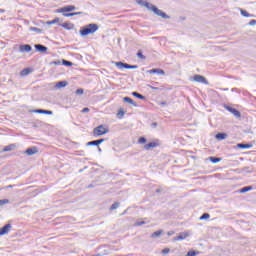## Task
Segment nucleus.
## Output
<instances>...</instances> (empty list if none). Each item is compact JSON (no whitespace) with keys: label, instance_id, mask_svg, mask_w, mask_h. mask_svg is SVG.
<instances>
[{"label":"nucleus","instance_id":"9d476101","mask_svg":"<svg viewBox=\"0 0 256 256\" xmlns=\"http://www.w3.org/2000/svg\"><path fill=\"white\" fill-rule=\"evenodd\" d=\"M226 109L230 111V113H232L235 117H241V112L238 111L237 109L230 106H227Z\"/></svg>","mask_w":256,"mask_h":256},{"label":"nucleus","instance_id":"4c0bfd02","mask_svg":"<svg viewBox=\"0 0 256 256\" xmlns=\"http://www.w3.org/2000/svg\"><path fill=\"white\" fill-rule=\"evenodd\" d=\"M7 203H9V199L0 200V206L7 205Z\"/></svg>","mask_w":256,"mask_h":256},{"label":"nucleus","instance_id":"1a4fd4ad","mask_svg":"<svg viewBox=\"0 0 256 256\" xmlns=\"http://www.w3.org/2000/svg\"><path fill=\"white\" fill-rule=\"evenodd\" d=\"M147 73H149L150 75H153V73H156L157 75H165V70L160 68H154V69L148 70Z\"/></svg>","mask_w":256,"mask_h":256},{"label":"nucleus","instance_id":"c03bdc74","mask_svg":"<svg viewBox=\"0 0 256 256\" xmlns=\"http://www.w3.org/2000/svg\"><path fill=\"white\" fill-rule=\"evenodd\" d=\"M98 145H101V143H103L105 141V139H99V140H96Z\"/></svg>","mask_w":256,"mask_h":256},{"label":"nucleus","instance_id":"cd10ccee","mask_svg":"<svg viewBox=\"0 0 256 256\" xmlns=\"http://www.w3.org/2000/svg\"><path fill=\"white\" fill-rule=\"evenodd\" d=\"M62 64L65 65L66 67L73 66V62H70V61H67V60H62Z\"/></svg>","mask_w":256,"mask_h":256},{"label":"nucleus","instance_id":"5701e85b","mask_svg":"<svg viewBox=\"0 0 256 256\" xmlns=\"http://www.w3.org/2000/svg\"><path fill=\"white\" fill-rule=\"evenodd\" d=\"M240 13L243 17H253V15L249 14V12L243 9H240Z\"/></svg>","mask_w":256,"mask_h":256},{"label":"nucleus","instance_id":"39448f33","mask_svg":"<svg viewBox=\"0 0 256 256\" xmlns=\"http://www.w3.org/2000/svg\"><path fill=\"white\" fill-rule=\"evenodd\" d=\"M191 81H195L196 83H203L204 85H209L207 78L199 74L194 75L193 78H191Z\"/></svg>","mask_w":256,"mask_h":256},{"label":"nucleus","instance_id":"8fccbe9b","mask_svg":"<svg viewBox=\"0 0 256 256\" xmlns=\"http://www.w3.org/2000/svg\"><path fill=\"white\" fill-rule=\"evenodd\" d=\"M75 15H83V12H74V16Z\"/></svg>","mask_w":256,"mask_h":256},{"label":"nucleus","instance_id":"dca6fc26","mask_svg":"<svg viewBox=\"0 0 256 256\" xmlns=\"http://www.w3.org/2000/svg\"><path fill=\"white\" fill-rule=\"evenodd\" d=\"M124 103H129L130 105H133L134 107H137V103L133 101L130 97H124L123 98Z\"/></svg>","mask_w":256,"mask_h":256},{"label":"nucleus","instance_id":"a878e982","mask_svg":"<svg viewBox=\"0 0 256 256\" xmlns=\"http://www.w3.org/2000/svg\"><path fill=\"white\" fill-rule=\"evenodd\" d=\"M197 255H199V252L195 250H191L186 254V256H197Z\"/></svg>","mask_w":256,"mask_h":256},{"label":"nucleus","instance_id":"09e8293b","mask_svg":"<svg viewBox=\"0 0 256 256\" xmlns=\"http://www.w3.org/2000/svg\"><path fill=\"white\" fill-rule=\"evenodd\" d=\"M167 235H169V236L175 235V231H169V232L167 233Z\"/></svg>","mask_w":256,"mask_h":256},{"label":"nucleus","instance_id":"9b49d317","mask_svg":"<svg viewBox=\"0 0 256 256\" xmlns=\"http://www.w3.org/2000/svg\"><path fill=\"white\" fill-rule=\"evenodd\" d=\"M158 146H159V143H157V142H150V143L144 145V149L146 151H149L150 149H155V147H158Z\"/></svg>","mask_w":256,"mask_h":256},{"label":"nucleus","instance_id":"2eb2a0df","mask_svg":"<svg viewBox=\"0 0 256 256\" xmlns=\"http://www.w3.org/2000/svg\"><path fill=\"white\" fill-rule=\"evenodd\" d=\"M38 149H37V147H32V148H28L27 150H26V154L27 155H35L36 153H38Z\"/></svg>","mask_w":256,"mask_h":256},{"label":"nucleus","instance_id":"423d86ee","mask_svg":"<svg viewBox=\"0 0 256 256\" xmlns=\"http://www.w3.org/2000/svg\"><path fill=\"white\" fill-rule=\"evenodd\" d=\"M75 9H76L75 6L68 5L57 10V13H70L71 11H75Z\"/></svg>","mask_w":256,"mask_h":256},{"label":"nucleus","instance_id":"473e14b6","mask_svg":"<svg viewBox=\"0 0 256 256\" xmlns=\"http://www.w3.org/2000/svg\"><path fill=\"white\" fill-rule=\"evenodd\" d=\"M138 143H140V145H143V144L147 143V139L145 137H140L138 140Z\"/></svg>","mask_w":256,"mask_h":256},{"label":"nucleus","instance_id":"2f4dec72","mask_svg":"<svg viewBox=\"0 0 256 256\" xmlns=\"http://www.w3.org/2000/svg\"><path fill=\"white\" fill-rule=\"evenodd\" d=\"M209 159L212 163H219V161H221V158H217V157H210Z\"/></svg>","mask_w":256,"mask_h":256},{"label":"nucleus","instance_id":"ea45409f","mask_svg":"<svg viewBox=\"0 0 256 256\" xmlns=\"http://www.w3.org/2000/svg\"><path fill=\"white\" fill-rule=\"evenodd\" d=\"M49 65H61V60L52 61Z\"/></svg>","mask_w":256,"mask_h":256},{"label":"nucleus","instance_id":"c85d7f7f","mask_svg":"<svg viewBox=\"0 0 256 256\" xmlns=\"http://www.w3.org/2000/svg\"><path fill=\"white\" fill-rule=\"evenodd\" d=\"M117 116L118 119H123V117H125V112L123 110H119Z\"/></svg>","mask_w":256,"mask_h":256},{"label":"nucleus","instance_id":"a211bd4d","mask_svg":"<svg viewBox=\"0 0 256 256\" xmlns=\"http://www.w3.org/2000/svg\"><path fill=\"white\" fill-rule=\"evenodd\" d=\"M31 73V68H25L20 72L21 77H27Z\"/></svg>","mask_w":256,"mask_h":256},{"label":"nucleus","instance_id":"37998d69","mask_svg":"<svg viewBox=\"0 0 256 256\" xmlns=\"http://www.w3.org/2000/svg\"><path fill=\"white\" fill-rule=\"evenodd\" d=\"M249 25H251V26L256 25V20H251V21L249 22Z\"/></svg>","mask_w":256,"mask_h":256},{"label":"nucleus","instance_id":"603ef678","mask_svg":"<svg viewBox=\"0 0 256 256\" xmlns=\"http://www.w3.org/2000/svg\"><path fill=\"white\" fill-rule=\"evenodd\" d=\"M161 105H166V103H165V102H162Z\"/></svg>","mask_w":256,"mask_h":256},{"label":"nucleus","instance_id":"bb28decb","mask_svg":"<svg viewBox=\"0 0 256 256\" xmlns=\"http://www.w3.org/2000/svg\"><path fill=\"white\" fill-rule=\"evenodd\" d=\"M115 209H119V202H115L111 205L110 211H115Z\"/></svg>","mask_w":256,"mask_h":256},{"label":"nucleus","instance_id":"393cba45","mask_svg":"<svg viewBox=\"0 0 256 256\" xmlns=\"http://www.w3.org/2000/svg\"><path fill=\"white\" fill-rule=\"evenodd\" d=\"M133 97H136L137 99H145V96L139 94L138 92H132Z\"/></svg>","mask_w":256,"mask_h":256},{"label":"nucleus","instance_id":"864d4df0","mask_svg":"<svg viewBox=\"0 0 256 256\" xmlns=\"http://www.w3.org/2000/svg\"><path fill=\"white\" fill-rule=\"evenodd\" d=\"M98 151L101 152V148L98 147Z\"/></svg>","mask_w":256,"mask_h":256},{"label":"nucleus","instance_id":"f704fd0d","mask_svg":"<svg viewBox=\"0 0 256 256\" xmlns=\"http://www.w3.org/2000/svg\"><path fill=\"white\" fill-rule=\"evenodd\" d=\"M30 31H34L35 33H41V29L37 27H30Z\"/></svg>","mask_w":256,"mask_h":256},{"label":"nucleus","instance_id":"5fc2aeb1","mask_svg":"<svg viewBox=\"0 0 256 256\" xmlns=\"http://www.w3.org/2000/svg\"><path fill=\"white\" fill-rule=\"evenodd\" d=\"M8 187L11 189V187H13V186H12V185H9Z\"/></svg>","mask_w":256,"mask_h":256},{"label":"nucleus","instance_id":"58836bf2","mask_svg":"<svg viewBox=\"0 0 256 256\" xmlns=\"http://www.w3.org/2000/svg\"><path fill=\"white\" fill-rule=\"evenodd\" d=\"M137 57H139V59H145V55H143V52H141V50L138 51Z\"/></svg>","mask_w":256,"mask_h":256},{"label":"nucleus","instance_id":"e433bc0d","mask_svg":"<svg viewBox=\"0 0 256 256\" xmlns=\"http://www.w3.org/2000/svg\"><path fill=\"white\" fill-rule=\"evenodd\" d=\"M88 146H93V145H96V146H99L97 140H94V141H90L87 143Z\"/></svg>","mask_w":256,"mask_h":256},{"label":"nucleus","instance_id":"4468645a","mask_svg":"<svg viewBox=\"0 0 256 256\" xmlns=\"http://www.w3.org/2000/svg\"><path fill=\"white\" fill-rule=\"evenodd\" d=\"M34 113H40L42 115H53V111H51V110H43V109L35 110Z\"/></svg>","mask_w":256,"mask_h":256},{"label":"nucleus","instance_id":"aec40b11","mask_svg":"<svg viewBox=\"0 0 256 256\" xmlns=\"http://www.w3.org/2000/svg\"><path fill=\"white\" fill-rule=\"evenodd\" d=\"M163 235V230H158L151 234L152 239H157V237H161Z\"/></svg>","mask_w":256,"mask_h":256},{"label":"nucleus","instance_id":"6e6552de","mask_svg":"<svg viewBox=\"0 0 256 256\" xmlns=\"http://www.w3.org/2000/svg\"><path fill=\"white\" fill-rule=\"evenodd\" d=\"M189 237V232H181L177 237L173 238V241H183Z\"/></svg>","mask_w":256,"mask_h":256},{"label":"nucleus","instance_id":"c9c22d12","mask_svg":"<svg viewBox=\"0 0 256 256\" xmlns=\"http://www.w3.org/2000/svg\"><path fill=\"white\" fill-rule=\"evenodd\" d=\"M209 217H211V215H209L208 213H204V214L200 217V221H203V219H209Z\"/></svg>","mask_w":256,"mask_h":256},{"label":"nucleus","instance_id":"ddd939ff","mask_svg":"<svg viewBox=\"0 0 256 256\" xmlns=\"http://www.w3.org/2000/svg\"><path fill=\"white\" fill-rule=\"evenodd\" d=\"M34 47L39 53H45L47 51V47L41 44H36Z\"/></svg>","mask_w":256,"mask_h":256},{"label":"nucleus","instance_id":"de8ad7c7","mask_svg":"<svg viewBox=\"0 0 256 256\" xmlns=\"http://www.w3.org/2000/svg\"><path fill=\"white\" fill-rule=\"evenodd\" d=\"M151 127H153V129H155V127H157V122H153V123L151 124Z\"/></svg>","mask_w":256,"mask_h":256},{"label":"nucleus","instance_id":"c756f323","mask_svg":"<svg viewBox=\"0 0 256 256\" xmlns=\"http://www.w3.org/2000/svg\"><path fill=\"white\" fill-rule=\"evenodd\" d=\"M47 25H55V23H59V18H55L54 20L46 22Z\"/></svg>","mask_w":256,"mask_h":256},{"label":"nucleus","instance_id":"20e7f679","mask_svg":"<svg viewBox=\"0 0 256 256\" xmlns=\"http://www.w3.org/2000/svg\"><path fill=\"white\" fill-rule=\"evenodd\" d=\"M116 67H118V69H138L139 66L137 65H129L127 63H123V62H115Z\"/></svg>","mask_w":256,"mask_h":256},{"label":"nucleus","instance_id":"4be33fe9","mask_svg":"<svg viewBox=\"0 0 256 256\" xmlns=\"http://www.w3.org/2000/svg\"><path fill=\"white\" fill-rule=\"evenodd\" d=\"M14 149H15V144H11V145H8V146L4 147L3 151L4 152L14 151Z\"/></svg>","mask_w":256,"mask_h":256},{"label":"nucleus","instance_id":"6ab92c4d","mask_svg":"<svg viewBox=\"0 0 256 256\" xmlns=\"http://www.w3.org/2000/svg\"><path fill=\"white\" fill-rule=\"evenodd\" d=\"M67 85H68V82H67V81H60V82H57V83H56L57 89H61V88H63V87H67Z\"/></svg>","mask_w":256,"mask_h":256},{"label":"nucleus","instance_id":"412c9836","mask_svg":"<svg viewBox=\"0 0 256 256\" xmlns=\"http://www.w3.org/2000/svg\"><path fill=\"white\" fill-rule=\"evenodd\" d=\"M237 147L239 149H251L253 147V145H251V144H237Z\"/></svg>","mask_w":256,"mask_h":256},{"label":"nucleus","instance_id":"a19ab883","mask_svg":"<svg viewBox=\"0 0 256 256\" xmlns=\"http://www.w3.org/2000/svg\"><path fill=\"white\" fill-rule=\"evenodd\" d=\"M76 95H83V89H81V88L77 89Z\"/></svg>","mask_w":256,"mask_h":256},{"label":"nucleus","instance_id":"f8f14e48","mask_svg":"<svg viewBox=\"0 0 256 256\" xmlns=\"http://www.w3.org/2000/svg\"><path fill=\"white\" fill-rule=\"evenodd\" d=\"M10 229H11V224H6L2 228H0V235H7Z\"/></svg>","mask_w":256,"mask_h":256},{"label":"nucleus","instance_id":"49530a36","mask_svg":"<svg viewBox=\"0 0 256 256\" xmlns=\"http://www.w3.org/2000/svg\"><path fill=\"white\" fill-rule=\"evenodd\" d=\"M82 113H89V108H84V109L82 110Z\"/></svg>","mask_w":256,"mask_h":256},{"label":"nucleus","instance_id":"72a5a7b5","mask_svg":"<svg viewBox=\"0 0 256 256\" xmlns=\"http://www.w3.org/2000/svg\"><path fill=\"white\" fill-rule=\"evenodd\" d=\"M63 13V16L64 17H75V12H72V13H65V12H62Z\"/></svg>","mask_w":256,"mask_h":256},{"label":"nucleus","instance_id":"0eeeda50","mask_svg":"<svg viewBox=\"0 0 256 256\" xmlns=\"http://www.w3.org/2000/svg\"><path fill=\"white\" fill-rule=\"evenodd\" d=\"M33 48L29 44L20 45L19 51L20 53H31Z\"/></svg>","mask_w":256,"mask_h":256},{"label":"nucleus","instance_id":"7ed1b4c3","mask_svg":"<svg viewBox=\"0 0 256 256\" xmlns=\"http://www.w3.org/2000/svg\"><path fill=\"white\" fill-rule=\"evenodd\" d=\"M93 133L94 135H97V137H101V135H106V133H109V129L105 128L103 125H99L94 129Z\"/></svg>","mask_w":256,"mask_h":256},{"label":"nucleus","instance_id":"b1692460","mask_svg":"<svg viewBox=\"0 0 256 256\" xmlns=\"http://www.w3.org/2000/svg\"><path fill=\"white\" fill-rule=\"evenodd\" d=\"M253 190V186H247L244 187L240 190V193H247V191H252Z\"/></svg>","mask_w":256,"mask_h":256},{"label":"nucleus","instance_id":"79ce46f5","mask_svg":"<svg viewBox=\"0 0 256 256\" xmlns=\"http://www.w3.org/2000/svg\"><path fill=\"white\" fill-rule=\"evenodd\" d=\"M171 250L169 248H165L162 250L163 255H167Z\"/></svg>","mask_w":256,"mask_h":256},{"label":"nucleus","instance_id":"a18cd8bd","mask_svg":"<svg viewBox=\"0 0 256 256\" xmlns=\"http://www.w3.org/2000/svg\"><path fill=\"white\" fill-rule=\"evenodd\" d=\"M150 89H152L153 91H159V88L151 86Z\"/></svg>","mask_w":256,"mask_h":256},{"label":"nucleus","instance_id":"f257e3e1","mask_svg":"<svg viewBox=\"0 0 256 256\" xmlns=\"http://www.w3.org/2000/svg\"><path fill=\"white\" fill-rule=\"evenodd\" d=\"M140 7H146L148 11H152L155 13V15H158V17H162V19H169V15L167 13L163 12L159 8H157L155 5L145 1V0H134Z\"/></svg>","mask_w":256,"mask_h":256},{"label":"nucleus","instance_id":"3c124183","mask_svg":"<svg viewBox=\"0 0 256 256\" xmlns=\"http://www.w3.org/2000/svg\"><path fill=\"white\" fill-rule=\"evenodd\" d=\"M61 26L64 27V29H67V23L62 24Z\"/></svg>","mask_w":256,"mask_h":256},{"label":"nucleus","instance_id":"7c9ffc66","mask_svg":"<svg viewBox=\"0 0 256 256\" xmlns=\"http://www.w3.org/2000/svg\"><path fill=\"white\" fill-rule=\"evenodd\" d=\"M147 222L145 221H137L134 223V227H141V225H145Z\"/></svg>","mask_w":256,"mask_h":256},{"label":"nucleus","instance_id":"f3484780","mask_svg":"<svg viewBox=\"0 0 256 256\" xmlns=\"http://www.w3.org/2000/svg\"><path fill=\"white\" fill-rule=\"evenodd\" d=\"M215 138L218 139V141H223V139H227V133H218Z\"/></svg>","mask_w":256,"mask_h":256},{"label":"nucleus","instance_id":"f03ea898","mask_svg":"<svg viewBox=\"0 0 256 256\" xmlns=\"http://www.w3.org/2000/svg\"><path fill=\"white\" fill-rule=\"evenodd\" d=\"M98 30L99 26L97 24H88L80 29V35L81 37H87V35H93Z\"/></svg>","mask_w":256,"mask_h":256}]
</instances>
